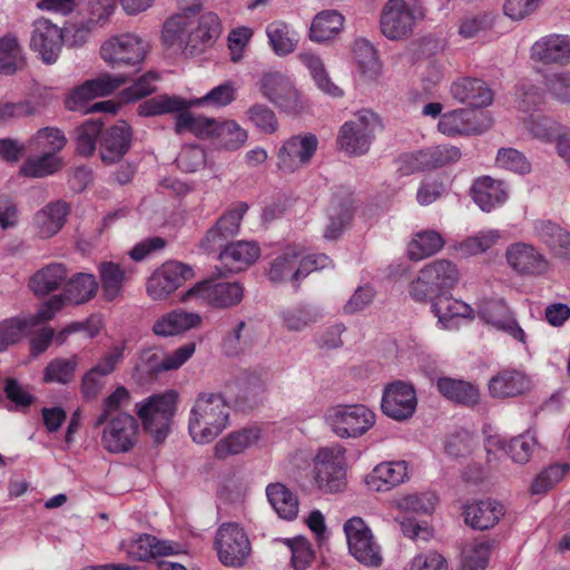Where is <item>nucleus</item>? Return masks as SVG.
Returning <instances> with one entry per match:
<instances>
[{
    "instance_id": "nucleus-45",
    "label": "nucleus",
    "mask_w": 570,
    "mask_h": 570,
    "mask_svg": "<svg viewBox=\"0 0 570 570\" xmlns=\"http://www.w3.org/2000/svg\"><path fill=\"white\" fill-rule=\"evenodd\" d=\"M127 553L136 560L146 561L161 556L174 554L175 546L169 541H161L151 534L144 533L129 542Z\"/></svg>"
},
{
    "instance_id": "nucleus-43",
    "label": "nucleus",
    "mask_w": 570,
    "mask_h": 570,
    "mask_svg": "<svg viewBox=\"0 0 570 570\" xmlns=\"http://www.w3.org/2000/svg\"><path fill=\"white\" fill-rule=\"evenodd\" d=\"M190 108H181L173 110L175 115V131L178 135L191 132L198 138L207 139L213 137L215 132L216 119L195 115L189 111Z\"/></svg>"
},
{
    "instance_id": "nucleus-14",
    "label": "nucleus",
    "mask_w": 570,
    "mask_h": 570,
    "mask_svg": "<svg viewBox=\"0 0 570 570\" xmlns=\"http://www.w3.org/2000/svg\"><path fill=\"white\" fill-rule=\"evenodd\" d=\"M344 532L348 550L358 562L368 567L381 566V548L362 518L353 517L348 519L344 524Z\"/></svg>"
},
{
    "instance_id": "nucleus-10",
    "label": "nucleus",
    "mask_w": 570,
    "mask_h": 570,
    "mask_svg": "<svg viewBox=\"0 0 570 570\" xmlns=\"http://www.w3.org/2000/svg\"><path fill=\"white\" fill-rule=\"evenodd\" d=\"M314 480L325 493H336L346 485L345 449L335 444L321 448L314 459Z\"/></svg>"
},
{
    "instance_id": "nucleus-26",
    "label": "nucleus",
    "mask_w": 570,
    "mask_h": 570,
    "mask_svg": "<svg viewBox=\"0 0 570 570\" xmlns=\"http://www.w3.org/2000/svg\"><path fill=\"white\" fill-rule=\"evenodd\" d=\"M261 255L257 243L238 240L228 244L219 254L220 267H217L219 275L238 273L254 264Z\"/></svg>"
},
{
    "instance_id": "nucleus-8",
    "label": "nucleus",
    "mask_w": 570,
    "mask_h": 570,
    "mask_svg": "<svg viewBox=\"0 0 570 570\" xmlns=\"http://www.w3.org/2000/svg\"><path fill=\"white\" fill-rule=\"evenodd\" d=\"M325 422L334 434L341 439L358 438L375 423V414L362 404H340L330 407Z\"/></svg>"
},
{
    "instance_id": "nucleus-59",
    "label": "nucleus",
    "mask_w": 570,
    "mask_h": 570,
    "mask_svg": "<svg viewBox=\"0 0 570 570\" xmlns=\"http://www.w3.org/2000/svg\"><path fill=\"white\" fill-rule=\"evenodd\" d=\"M77 366L76 355L69 358H55L45 367L43 380L47 383L67 384L72 381Z\"/></svg>"
},
{
    "instance_id": "nucleus-33",
    "label": "nucleus",
    "mask_w": 570,
    "mask_h": 570,
    "mask_svg": "<svg viewBox=\"0 0 570 570\" xmlns=\"http://www.w3.org/2000/svg\"><path fill=\"white\" fill-rule=\"evenodd\" d=\"M70 206L63 200H56L46 205L33 217V225L40 238L55 236L65 225Z\"/></svg>"
},
{
    "instance_id": "nucleus-1",
    "label": "nucleus",
    "mask_w": 570,
    "mask_h": 570,
    "mask_svg": "<svg viewBox=\"0 0 570 570\" xmlns=\"http://www.w3.org/2000/svg\"><path fill=\"white\" fill-rule=\"evenodd\" d=\"M179 11L163 27V41L178 48L185 56H198L213 47L222 32L215 12H202L200 0H177Z\"/></svg>"
},
{
    "instance_id": "nucleus-22",
    "label": "nucleus",
    "mask_w": 570,
    "mask_h": 570,
    "mask_svg": "<svg viewBox=\"0 0 570 570\" xmlns=\"http://www.w3.org/2000/svg\"><path fill=\"white\" fill-rule=\"evenodd\" d=\"M438 128L448 136L474 135L485 131L489 122L482 111L462 108L443 114Z\"/></svg>"
},
{
    "instance_id": "nucleus-12",
    "label": "nucleus",
    "mask_w": 570,
    "mask_h": 570,
    "mask_svg": "<svg viewBox=\"0 0 570 570\" xmlns=\"http://www.w3.org/2000/svg\"><path fill=\"white\" fill-rule=\"evenodd\" d=\"M101 426V446L110 454L128 453L139 441L138 420L129 413L120 412Z\"/></svg>"
},
{
    "instance_id": "nucleus-57",
    "label": "nucleus",
    "mask_w": 570,
    "mask_h": 570,
    "mask_svg": "<svg viewBox=\"0 0 570 570\" xmlns=\"http://www.w3.org/2000/svg\"><path fill=\"white\" fill-rule=\"evenodd\" d=\"M353 53L363 75L374 78L380 73L381 63L377 52L368 40L363 38L355 40Z\"/></svg>"
},
{
    "instance_id": "nucleus-19",
    "label": "nucleus",
    "mask_w": 570,
    "mask_h": 570,
    "mask_svg": "<svg viewBox=\"0 0 570 570\" xmlns=\"http://www.w3.org/2000/svg\"><path fill=\"white\" fill-rule=\"evenodd\" d=\"M262 96L278 108L292 112L299 108L298 92L281 71L263 72L257 82Z\"/></svg>"
},
{
    "instance_id": "nucleus-40",
    "label": "nucleus",
    "mask_w": 570,
    "mask_h": 570,
    "mask_svg": "<svg viewBox=\"0 0 570 570\" xmlns=\"http://www.w3.org/2000/svg\"><path fill=\"white\" fill-rule=\"evenodd\" d=\"M299 61L307 68L315 86L332 98H341L344 95L342 88L331 79L322 58L311 50H304L298 55Z\"/></svg>"
},
{
    "instance_id": "nucleus-64",
    "label": "nucleus",
    "mask_w": 570,
    "mask_h": 570,
    "mask_svg": "<svg viewBox=\"0 0 570 570\" xmlns=\"http://www.w3.org/2000/svg\"><path fill=\"white\" fill-rule=\"evenodd\" d=\"M59 167V158L56 155L45 153L41 156L27 159L20 173L27 177H45L56 173Z\"/></svg>"
},
{
    "instance_id": "nucleus-31",
    "label": "nucleus",
    "mask_w": 570,
    "mask_h": 570,
    "mask_svg": "<svg viewBox=\"0 0 570 570\" xmlns=\"http://www.w3.org/2000/svg\"><path fill=\"white\" fill-rule=\"evenodd\" d=\"M132 131L130 126L120 120L106 130L101 137L100 157L106 164L119 161L131 146Z\"/></svg>"
},
{
    "instance_id": "nucleus-55",
    "label": "nucleus",
    "mask_w": 570,
    "mask_h": 570,
    "mask_svg": "<svg viewBox=\"0 0 570 570\" xmlns=\"http://www.w3.org/2000/svg\"><path fill=\"white\" fill-rule=\"evenodd\" d=\"M529 134L543 142H552L568 136L562 134V127L549 117L531 115L524 122Z\"/></svg>"
},
{
    "instance_id": "nucleus-28",
    "label": "nucleus",
    "mask_w": 570,
    "mask_h": 570,
    "mask_svg": "<svg viewBox=\"0 0 570 570\" xmlns=\"http://www.w3.org/2000/svg\"><path fill=\"white\" fill-rule=\"evenodd\" d=\"M470 194L482 212L490 213L508 200L509 189L504 181L482 176L473 181Z\"/></svg>"
},
{
    "instance_id": "nucleus-44",
    "label": "nucleus",
    "mask_w": 570,
    "mask_h": 570,
    "mask_svg": "<svg viewBox=\"0 0 570 570\" xmlns=\"http://www.w3.org/2000/svg\"><path fill=\"white\" fill-rule=\"evenodd\" d=\"M268 45L278 57H285L294 52L298 45V33L291 24L282 20H275L265 28Z\"/></svg>"
},
{
    "instance_id": "nucleus-62",
    "label": "nucleus",
    "mask_w": 570,
    "mask_h": 570,
    "mask_svg": "<svg viewBox=\"0 0 570 570\" xmlns=\"http://www.w3.org/2000/svg\"><path fill=\"white\" fill-rule=\"evenodd\" d=\"M102 122L89 120L75 129L77 151L83 156H90L96 150L98 137L101 134Z\"/></svg>"
},
{
    "instance_id": "nucleus-41",
    "label": "nucleus",
    "mask_w": 570,
    "mask_h": 570,
    "mask_svg": "<svg viewBox=\"0 0 570 570\" xmlns=\"http://www.w3.org/2000/svg\"><path fill=\"white\" fill-rule=\"evenodd\" d=\"M436 387L445 399L464 406H474L480 401L479 387L464 380L440 377Z\"/></svg>"
},
{
    "instance_id": "nucleus-21",
    "label": "nucleus",
    "mask_w": 570,
    "mask_h": 570,
    "mask_svg": "<svg viewBox=\"0 0 570 570\" xmlns=\"http://www.w3.org/2000/svg\"><path fill=\"white\" fill-rule=\"evenodd\" d=\"M505 259L519 275L539 276L546 274L550 268L546 256L528 243L518 242L508 246Z\"/></svg>"
},
{
    "instance_id": "nucleus-36",
    "label": "nucleus",
    "mask_w": 570,
    "mask_h": 570,
    "mask_svg": "<svg viewBox=\"0 0 570 570\" xmlns=\"http://www.w3.org/2000/svg\"><path fill=\"white\" fill-rule=\"evenodd\" d=\"M432 312L438 317L441 326L445 330L456 328L459 318H468L472 315L470 305L453 298L449 294L432 298Z\"/></svg>"
},
{
    "instance_id": "nucleus-16",
    "label": "nucleus",
    "mask_w": 570,
    "mask_h": 570,
    "mask_svg": "<svg viewBox=\"0 0 570 570\" xmlns=\"http://www.w3.org/2000/svg\"><path fill=\"white\" fill-rule=\"evenodd\" d=\"M195 277L194 268L177 261H169L158 267L148 278L147 294L154 301L166 299L185 282Z\"/></svg>"
},
{
    "instance_id": "nucleus-42",
    "label": "nucleus",
    "mask_w": 570,
    "mask_h": 570,
    "mask_svg": "<svg viewBox=\"0 0 570 570\" xmlns=\"http://www.w3.org/2000/svg\"><path fill=\"white\" fill-rule=\"evenodd\" d=\"M534 233L553 255L570 258V232L550 220H541L535 224Z\"/></svg>"
},
{
    "instance_id": "nucleus-51",
    "label": "nucleus",
    "mask_w": 570,
    "mask_h": 570,
    "mask_svg": "<svg viewBox=\"0 0 570 570\" xmlns=\"http://www.w3.org/2000/svg\"><path fill=\"white\" fill-rule=\"evenodd\" d=\"M67 277V269L60 263H52L38 271L30 279V287L38 296L48 295L59 288Z\"/></svg>"
},
{
    "instance_id": "nucleus-52",
    "label": "nucleus",
    "mask_w": 570,
    "mask_h": 570,
    "mask_svg": "<svg viewBox=\"0 0 570 570\" xmlns=\"http://www.w3.org/2000/svg\"><path fill=\"white\" fill-rule=\"evenodd\" d=\"M444 246V239L440 233L428 229L416 233L407 247L411 261L419 262L440 252Z\"/></svg>"
},
{
    "instance_id": "nucleus-34",
    "label": "nucleus",
    "mask_w": 570,
    "mask_h": 570,
    "mask_svg": "<svg viewBox=\"0 0 570 570\" xmlns=\"http://www.w3.org/2000/svg\"><path fill=\"white\" fill-rule=\"evenodd\" d=\"M451 94L454 99L479 109L489 106L493 100L491 89L481 79L461 78L451 86Z\"/></svg>"
},
{
    "instance_id": "nucleus-24",
    "label": "nucleus",
    "mask_w": 570,
    "mask_h": 570,
    "mask_svg": "<svg viewBox=\"0 0 570 570\" xmlns=\"http://www.w3.org/2000/svg\"><path fill=\"white\" fill-rule=\"evenodd\" d=\"M127 81L128 78L124 75L114 76L109 73L87 80L70 94L67 99V107L70 110H78L87 100L110 95Z\"/></svg>"
},
{
    "instance_id": "nucleus-20",
    "label": "nucleus",
    "mask_w": 570,
    "mask_h": 570,
    "mask_svg": "<svg viewBox=\"0 0 570 570\" xmlns=\"http://www.w3.org/2000/svg\"><path fill=\"white\" fill-rule=\"evenodd\" d=\"M63 45L62 30L50 20L41 18L33 22L30 48L46 65L57 61Z\"/></svg>"
},
{
    "instance_id": "nucleus-5",
    "label": "nucleus",
    "mask_w": 570,
    "mask_h": 570,
    "mask_svg": "<svg viewBox=\"0 0 570 570\" xmlns=\"http://www.w3.org/2000/svg\"><path fill=\"white\" fill-rule=\"evenodd\" d=\"M178 393L169 390L154 394L136 404L137 415L146 432L159 444L168 436L177 410Z\"/></svg>"
},
{
    "instance_id": "nucleus-56",
    "label": "nucleus",
    "mask_w": 570,
    "mask_h": 570,
    "mask_svg": "<svg viewBox=\"0 0 570 570\" xmlns=\"http://www.w3.org/2000/svg\"><path fill=\"white\" fill-rule=\"evenodd\" d=\"M212 138H216L219 146L227 150H237L246 142L248 134L235 120H217Z\"/></svg>"
},
{
    "instance_id": "nucleus-15",
    "label": "nucleus",
    "mask_w": 570,
    "mask_h": 570,
    "mask_svg": "<svg viewBox=\"0 0 570 570\" xmlns=\"http://www.w3.org/2000/svg\"><path fill=\"white\" fill-rule=\"evenodd\" d=\"M417 407V395L414 385L410 382L395 380L385 385L381 410L390 419L404 422L410 420Z\"/></svg>"
},
{
    "instance_id": "nucleus-39",
    "label": "nucleus",
    "mask_w": 570,
    "mask_h": 570,
    "mask_svg": "<svg viewBox=\"0 0 570 570\" xmlns=\"http://www.w3.org/2000/svg\"><path fill=\"white\" fill-rule=\"evenodd\" d=\"M344 16L334 9L318 12L309 27V39L316 43H324L336 38L344 29Z\"/></svg>"
},
{
    "instance_id": "nucleus-50",
    "label": "nucleus",
    "mask_w": 570,
    "mask_h": 570,
    "mask_svg": "<svg viewBox=\"0 0 570 570\" xmlns=\"http://www.w3.org/2000/svg\"><path fill=\"white\" fill-rule=\"evenodd\" d=\"M267 499L275 512L285 520H293L298 513L297 497L284 484L273 483L266 488Z\"/></svg>"
},
{
    "instance_id": "nucleus-17",
    "label": "nucleus",
    "mask_w": 570,
    "mask_h": 570,
    "mask_svg": "<svg viewBox=\"0 0 570 570\" xmlns=\"http://www.w3.org/2000/svg\"><path fill=\"white\" fill-rule=\"evenodd\" d=\"M318 147V139L313 134L295 135L279 147L276 157L278 170L292 174L309 164Z\"/></svg>"
},
{
    "instance_id": "nucleus-61",
    "label": "nucleus",
    "mask_w": 570,
    "mask_h": 570,
    "mask_svg": "<svg viewBox=\"0 0 570 570\" xmlns=\"http://www.w3.org/2000/svg\"><path fill=\"white\" fill-rule=\"evenodd\" d=\"M491 548L489 541L469 543L462 552L461 570H484L489 562Z\"/></svg>"
},
{
    "instance_id": "nucleus-37",
    "label": "nucleus",
    "mask_w": 570,
    "mask_h": 570,
    "mask_svg": "<svg viewBox=\"0 0 570 570\" xmlns=\"http://www.w3.org/2000/svg\"><path fill=\"white\" fill-rule=\"evenodd\" d=\"M261 436L262 431L257 426L232 432L215 444L214 455L218 460H225L228 456L240 454L247 448L257 443Z\"/></svg>"
},
{
    "instance_id": "nucleus-3",
    "label": "nucleus",
    "mask_w": 570,
    "mask_h": 570,
    "mask_svg": "<svg viewBox=\"0 0 570 570\" xmlns=\"http://www.w3.org/2000/svg\"><path fill=\"white\" fill-rule=\"evenodd\" d=\"M237 88L233 81H225L206 95L196 99H184L179 96L161 95L144 101L138 107L140 116H158L181 108L210 106L223 108L230 105L236 99Z\"/></svg>"
},
{
    "instance_id": "nucleus-4",
    "label": "nucleus",
    "mask_w": 570,
    "mask_h": 570,
    "mask_svg": "<svg viewBox=\"0 0 570 570\" xmlns=\"http://www.w3.org/2000/svg\"><path fill=\"white\" fill-rule=\"evenodd\" d=\"M459 279V269L451 261L435 259L420 269L416 279L410 285V295L417 302H426L449 294Z\"/></svg>"
},
{
    "instance_id": "nucleus-11",
    "label": "nucleus",
    "mask_w": 570,
    "mask_h": 570,
    "mask_svg": "<svg viewBox=\"0 0 570 570\" xmlns=\"http://www.w3.org/2000/svg\"><path fill=\"white\" fill-rule=\"evenodd\" d=\"M244 297V287L238 282H217L209 278L197 282L183 295L184 302L197 301L214 308H232Z\"/></svg>"
},
{
    "instance_id": "nucleus-13",
    "label": "nucleus",
    "mask_w": 570,
    "mask_h": 570,
    "mask_svg": "<svg viewBox=\"0 0 570 570\" xmlns=\"http://www.w3.org/2000/svg\"><path fill=\"white\" fill-rule=\"evenodd\" d=\"M215 548L219 561L226 567H243L250 554V542L237 523L222 524L215 538Z\"/></svg>"
},
{
    "instance_id": "nucleus-9",
    "label": "nucleus",
    "mask_w": 570,
    "mask_h": 570,
    "mask_svg": "<svg viewBox=\"0 0 570 570\" xmlns=\"http://www.w3.org/2000/svg\"><path fill=\"white\" fill-rule=\"evenodd\" d=\"M148 43L138 35L124 32L108 37L100 46L101 59L112 69L135 67L147 55Z\"/></svg>"
},
{
    "instance_id": "nucleus-29",
    "label": "nucleus",
    "mask_w": 570,
    "mask_h": 570,
    "mask_svg": "<svg viewBox=\"0 0 570 570\" xmlns=\"http://www.w3.org/2000/svg\"><path fill=\"white\" fill-rule=\"evenodd\" d=\"M531 389V380L518 370H502L488 383L489 394L493 399L505 400L525 394Z\"/></svg>"
},
{
    "instance_id": "nucleus-46",
    "label": "nucleus",
    "mask_w": 570,
    "mask_h": 570,
    "mask_svg": "<svg viewBox=\"0 0 570 570\" xmlns=\"http://www.w3.org/2000/svg\"><path fill=\"white\" fill-rule=\"evenodd\" d=\"M301 257V250L297 247H286L282 254L276 256L269 263L267 269V278L273 284H282L287 281L293 283V286L297 289L299 284L295 283V273L298 258Z\"/></svg>"
},
{
    "instance_id": "nucleus-32",
    "label": "nucleus",
    "mask_w": 570,
    "mask_h": 570,
    "mask_svg": "<svg viewBox=\"0 0 570 570\" xmlns=\"http://www.w3.org/2000/svg\"><path fill=\"white\" fill-rule=\"evenodd\" d=\"M409 480L406 461H389L377 464L366 476L368 489L375 492H386Z\"/></svg>"
},
{
    "instance_id": "nucleus-7",
    "label": "nucleus",
    "mask_w": 570,
    "mask_h": 570,
    "mask_svg": "<svg viewBox=\"0 0 570 570\" xmlns=\"http://www.w3.org/2000/svg\"><path fill=\"white\" fill-rule=\"evenodd\" d=\"M380 125L379 117L371 110L363 109L355 112L353 118L340 128L337 135L340 149L353 156L366 154Z\"/></svg>"
},
{
    "instance_id": "nucleus-25",
    "label": "nucleus",
    "mask_w": 570,
    "mask_h": 570,
    "mask_svg": "<svg viewBox=\"0 0 570 570\" xmlns=\"http://www.w3.org/2000/svg\"><path fill=\"white\" fill-rule=\"evenodd\" d=\"M246 203H237L223 214L216 224L207 230L200 242L202 248L213 250L216 246H222L227 238L235 236L240 226V222L247 212Z\"/></svg>"
},
{
    "instance_id": "nucleus-30",
    "label": "nucleus",
    "mask_w": 570,
    "mask_h": 570,
    "mask_svg": "<svg viewBox=\"0 0 570 570\" xmlns=\"http://www.w3.org/2000/svg\"><path fill=\"white\" fill-rule=\"evenodd\" d=\"M479 316L488 324L508 333L521 343H525V333L518 324L511 309L503 299L490 301L482 305Z\"/></svg>"
},
{
    "instance_id": "nucleus-53",
    "label": "nucleus",
    "mask_w": 570,
    "mask_h": 570,
    "mask_svg": "<svg viewBox=\"0 0 570 570\" xmlns=\"http://www.w3.org/2000/svg\"><path fill=\"white\" fill-rule=\"evenodd\" d=\"M320 318L318 311L305 304L294 305L281 312L282 325L289 332H303Z\"/></svg>"
},
{
    "instance_id": "nucleus-35",
    "label": "nucleus",
    "mask_w": 570,
    "mask_h": 570,
    "mask_svg": "<svg viewBox=\"0 0 570 570\" xmlns=\"http://www.w3.org/2000/svg\"><path fill=\"white\" fill-rule=\"evenodd\" d=\"M200 324L202 317L199 314L184 309H174L155 321L153 332L157 336L168 337L196 328Z\"/></svg>"
},
{
    "instance_id": "nucleus-54",
    "label": "nucleus",
    "mask_w": 570,
    "mask_h": 570,
    "mask_svg": "<svg viewBox=\"0 0 570 570\" xmlns=\"http://www.w3.org/2000/svg\"><path fill=\"white\" fill-rule=\"evenodd\" d=\"M99 274L104 296L107 301L117 298L129 279V274L114 262H102L99 265Z\"/></svg>"
},
{
    "instance_id": "nucleus-48",
    "label": "nucleus",
    "mask_w": 570,
    "mask_h": 570,
    "mask_svg": "<svg viewBox=\"0 0 570 570\" xmlns=\"http://www.w3.org/2000/svg\"><path fill=\"white\" fill-rule=\"evenodd\" d=\"M98 289V283L92 274L78 273L65 286V293L55 295L61 298V307L65 301L72 304H82L94 297Z\"/></svg>"
},
{
    "instance_id": "nucleus-38",
    "label": "nucleus",
    "mask_w": 570,
    "mask_h": 570,
    "mask_svg": "<svg viewBox=\"0 0 570 570\" xmlns=\"http://www.w3.org/2000/svg\"><path fill=\"white\" fill-rule=\"evenodd\" d=\"M503 513V505L491 500L466 504L463 512L465 523L478 530H487L494 527Z\"/></svg>"
},
{
    "instance_id": "nucleus-60",
    "label": "nucleus",
    "mask_w": 570,
    "mask_h": 570,
    "mask_svg": "<svg viewBox=\"0 0 570 570\" xmlns=\"http://www.w3.org/2000/svg\"><path fill=\"white\" fill-rule=\"evenodd\" d=\"M247 121L259 132L272 135L278 129L275 112L264 104H254L245 112Z\"/></svg>"
},
{
    "instance_id": "nucleus-58",
    "label": "nucleus",
    "mask_w": 570,
    "mask_h": 570,
    "mask_svg": "<svg viewBox=\"0 0 570 570\" xmlns=\"http://www.w3.org/2000/svg\"><path fill=\"white\" fill-rule=\"evenodd\" d=\"M438 497L433 492L411 493L394 500V505L402 512L431 514L434 512Z\"/></svg>"
},
{
    "instance_id": "nucleus-2",
    "label": "nucleus",
    "mask_w": 570,
    "mask_h": 570,
    "mask_svg": "<svg viewBox=\"0 0 570 570\" xmlns=\"http://www.w3.org/2000/svg\"><path fill=\"white\" fill-rule=\"evenodd\" d=\"M229 404L222 393H199L189 411L188 432L197 444L214 441L229 424Z\"/></svg>"
},
{
    "instance_id": "nucleus-49",
    "label": "nucleus",
    "mask_w": 570,
    "mask_h": 570,
    "mask_svg": "<svg viewBox=\"0 0 570 570\" xmlns=\"http://www.w3.org/2000/svg\"><path fill=\"white\" fill-rule=\"evenodd\" d=\"M26 66L22 47L16 35L7 33L0 38V73L14 75Z\"/></svg>"
},
{
    "instance_id": "nucleus-47",
    "label": "nucleus",
    "mask_w": 570,
    "mask_h": 570,
    "mask_svg": "<svg viewBox=\"0 0 570 570\" xmlns=\"http://www.w3.org/2000/svg\"><path fill=\"white\" fill-rule=\"evenodd\" d=\"M461 151L454 146H438L431 150H421L411 156L414 161L412 170L443 167L459 161Z\"/></svg>"
},
{
    "instance_id": "nucleus-6",
    "label": "nucleus",
    "mask_w": 570,
    "mask_h": 570,
    "mask_svg": "<svg viewBox=\"0 0 570 570\" xmlns=\"http://www.w3.org/2000/svg\"><path fill=\"white\" fill-rule=\"evenodd\" d=\"M423 18L424 8L420 0H387L381 11L380 29L389 40H404Z\"/></svg>"
},
{
    "instance_id": "nucleus-18",
    "label": "nucleus",
    "mask_w": 570,
    "mask_h": 570,
    "mask_svg": "<svg viewBox=\"0 0 570 570\" xmlns=\"http://www.w3.org/2000/svg\"><path fill=\"white\" fill-rule=\"evenodd\" d=\"M61 309V298L51 297L41 308L28 318H8L0 323V352L18 343L28 330L41 322L51 320Z\"/></svg>"
},
{
    "instance_id": "nucleus-23",
    "label": "nucleus",
    "mask_w": 570,
    "mask_h": 570,
    "mask_svg": "<svg viewBox=\"0 0 570 570\" xmlns=\"http://www.w3.org/2000/svg\"><path fill=\"white\" fill-rule=\"evenodd\" d=\"M530 57L542 65H570V36L550 33L541 37L531 46Z\"/></svg>"
},
{
    "instance_id": "nucleus-27",
    "label": "nucleus",
    "mask_w": 570,
    "mask_h": 570,
    "mask_svg": "<svg viewBox=\"0 0 570 570\" xmlns=\"http://www.w3.org/2000/svg\"><path fill=\"white\" fill-rule=\"evenodd\" d=\"M354 215V197L347 189L336 190L327 208L328 224L324 237L336 239L351 223Z\"/></svg>"
},
{
    "instance_id": "nucleus-63",
    "label": "nucleus",
    "mask_w": 570,
    "mask_h": 570,
    "mask_svg": "<svg viewBox=\"0 0 570 570\" xmlns=\"http://www.w3.org/2000/svg\"><path fill=\"white\" fill-rule=\"evenodd\" d=\"M129 402V391L125 386H118L102 400L101 411L94 423V428H100L107 420L118 414V411L128 406Z\"/></svg>"
}]
</instances>
